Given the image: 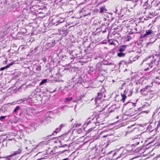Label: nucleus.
<instances>
[{
	"label": "nucleus",
	"instance_id": "864d4df0",
	"mask_svg": "<svg viewBox=\"0 0 160 160\" xmlns=\"http://www.w3.org/2000/svg\"><path fill=\"white\" fill-rule=\"evenodd\" d=\"M108 134H107L106 135H104V136H102V137H103V138L106 137H107V136H108Z\"/></svg>",
	"mask_w": 160,
	"mask_h": 160
},
{
	"label": "nucleus",
	"instance_id": "9d476101",
	"mask_svg": "<svg viewBox=\"0 0 160 160\" xmlns=\"http://www.w3.org/2000/svg\"><path fill=\"white\" fill-rule=\"evenodd\" d=\"M22 149L20 148L17 151L13 152L11 155L8 156V157L11 160L12 157L20 154L22 152Z\"/></svg>",
	"mask_w": 160,
	"mask_h": 160
},
{
	"label": "nucleus",
	"instance_id": "9b49d317",
	"mask_svg": "<svg viewBox=\"0 0 160 160\" xmlns=\"http://www.w3.org/2000/svg\"><path fill=\"white\" fill-rule=\"evenodd\" d=\"M154 34L153 31L151 29L147 30L146 31V33L142 35V37L144 38L146 37H149L153 36Z\"/></svg>",
	"mask_w": 160,
	"mask_h": 160
},
{
	"label": "nucleus",
	"instance_id": "4c0bfd02",
	"mask_svg": "<svg viewBox=\"0 0 160 160\" xmlns=\"http://www.w3.org/2000/svg\"><path fill=\"white\" fill-rule=\"evenodd\" d=\"M3 6L2 3V1H0V11H1Z\"/></svg>",
	"mask_w": 160,
	"mask_h": 160
},
{
	"label": "nucleus",
	"instance_id": "338daca9",
	"mask_svg": "<svg viewBox=\"0 0 160 160\" xmlns=\"http://www.w3.org/2000/svg\"><path fill=\"white\" fill-rule=\"evenodd\" d=\"M99 128H100V129H101V128H100V127H99Z\"/></svg>",
	"mask_w": 160,
	"mask_h": 160
},
{
	"label": "nucleus",
	"instance_id": "412c9836",
	"mask_svg": "<svg viewBox=\"0 0 160 160\" xmlns=\"http://www.w3.org/2000/svg\"><path fill=\"white\" fill-rule=\"evenodd\" d=\"M43 23L44 26L42 27L41 30V32H46L45 30L47 29V28L48 27L49 24L48 23L45 24L44 22H43Z\"/></svg>",
	"mask_w": 160,
	"mask_h": 160
},
{
	"label": "nucleus",
	"instance_id": "4d7b16f0",
	"mask_svg": "<svg viewBox=\"0 0 160 160\" xmlns=\"http://www.w3.org/2000/svg\"><path fill=\"white\" fill-rule=\"evenodd\" d=\"M112 111H112V110L110 111L109 112H112Z\"/></svg>",
	"mask_w": 160,
	"mask_h": 160
},
{
	"label": "nucleus",
	"instance_id": "052dcab7",
	"mask_svg": "<svg viewBox=\"0 0 160 160\" xmlns=\"http://www.w3.org/2000/svg\"><path fill=\"white\" fill-rule=\"evenodd\" d=\"M151 43H148L147 44V45H149V44H151Z\"/></svg>",
	"mask_w": 160,
	"mask_h": 160
},
{
	"label": "nucleus",
	"instance_id": "de8ad7c7",
	"mask_svg": "<svg viewBox=\"0 0 160 160\" xmlns=\"http://www.w3.org/2000/svg\"><path fill=\"white\" fill-rule=\"evenodd\" d=\"M93 129V128H90L88 131V132H90L91 131H92Z\"/></svg>",
	"mask_w": 160,
	"mask_h": 160
},
{
	"label": "nucleus",
	"instance_id": "a211bd4d",
	"mask_svg": "<svg viewBox=\"0 0 160 160\" xmlns=\"http://www.w3.org/2000/svg\"><path fill=\"white\" fill-rule=\"evenodd\" d=\"M39 48V46H38L37 47H36L33 50H30V52H32L33 53H36V54H38L40 52Z\"/></svg>",
	"mask_w": 160,
	"mask_h": 160
},
{
	"label": "nucleus",
	"instance_id": "c9c22d12",
	"mask_svg": "<svg viewBox=\"0 0 160 160\" xmlns=\"http://www.w3.org/2000/svg\"><path fill=\"white\" fill-rule=\"evenodd\" d=\"M81 125V123H76L75 124L73 125V128H74L75 127L77 128V127H80Z\"/></svg>",
	"mask_w": 160,
	"mask_h": 160
},
{
	"label": "nucleus",
	"instance_id": "393cba45",
	"mask_svg": "<svg viewBox=\"0 0 160 160\" xmlns=\"http://www.w3.org/2000/svg\"><path fill=\"white\" fill-rule=\"evenodd\" d=\"M126 53L123 52H119L118 53L117 56L119 57H124L125 56Z\"/></svg>",
	"mask_w": 160,
	"mask_h": 160
},
{
	"label": "nucleus",
	"instance_id": "c85d7f7f",
	"mask_svg": "<svg viewBox=\"0 0 160 160\" xmlns=\"http://www.w3.org/2000/svg\"><path fill=\"white\" fill-rule=\"evenodd\" d=\"M105 150H104L103 149V148L102 149L101 151V153L100 154V155H102V154H103V155H102V156H100V158H101L102 157H103L104 156H105L104 154H105Z\"/></svg>",
	"mask_w": 160,
	"mask_h": 160
},
{
	"label": "nucleus",
	"instance_id": "774afa93",
	"mask_svg": "<svg viewBox=\"0 0 160 160\" xmlns=\"http://www.w3.org/2000/svg\"><path fill=\"white\" fill-rule=\"evenodd\" d=\"M158 73H159V74H160V72H158Z\"/></svg>",
	"mask_w": 160,
	"mask_h": 160
},
{
	"label": "nucleus",
	"instance_id": "aec40b11",
	"mask_svg": "<svg viewBox=\"0 0 160 160\" xmlns=\"http://www.w3.org/2000/svg\"><path fill=\"white\" fill-rule=\"evenodd\" d=\"M84 96L82 95L79 96H76L75 98L76 99L73 101V102H78L79 101H80L82 98H84Z\"/></svg>",
	"mask_w": 160,
	"mask_h": 160
},
{
	"label": "nucleus",
	"instance_id": "7ed1b4c3",
	"mask_svg": "<svg viewBox=\"0 0 160 160\" xmlns=\"http://www.w3.org/2000/svg\"><path fill=\"white\" fill-rule=\"evenodd\" d=\"M32 110L29 108H26L19 114L23 118H26L27 119H30L31 117V113Z\"/></svg>",
	"mask_w": 160,
	"mask_h": 160
},
{
	"label": "nucleus",
	"instance_id": "8fccbe9b",
	"mask_svg": "<svg viewBox=\"0 0 160 160\" xmlns=\"http://www.w3.org/2000/svg\"><path fill=\"white\" fill-rule=\"evenodd\" d=\"M59 90V89H57V88H56V89H55L53 92H56L57 91H58Z\"/></svg>",
	"mask_w": 160,
	"mask_h": 160
},
{
	"label": "nucleus",
	"instance_id": "680f3d73",
	"mask_svg": "<svg viewBox=\"0 0 160 160\" xmlns=\"http://www.w3.org/2000/svg\"><path fill=\"white\" fill-rule=\"evenodd\" d=\"M7 61H8L6 60V61H5V62H6H6H7Z\"/></svg>",
	"mask_w": 160,
	"mask_h": 160
},
{
	"label": "nucleus",
	"instance_id": "39448f33",
	"mask_svg": "<svg viewBox=\"0 0 160 160\" xmlns=\"http://www.w3.org/2000/svg\"><path fill=\"white\" fill-rule=\"evenodd\" d=\"M41 10H42V11H41V14L42 13L44 14L42 16H41V18L45 17L47 15L48 10L46 7V5H45L42 3H41Z\"/></svg>",
	"mask_w": 160,
	"mask_h": 160
},
{
	"label": "nucleus",
	"instance_id": "bf43d9fd",
	"mask_svg": "<svg viewBox=\"0 0 160 160\" xmlns=\"http://www.w3.org/2000/svg\"><path fill=\"white\" fill-rule=\"evenodd\" d=\"M119 118V116H117V118L118 119Z\"/></svg>",
	"mask_w": 160,
	"mask_h": 160
},
{
	"label": "nucleus",
	"instance_id": "f8f14e48",
	"mask_svg": "<svg viewBox=\"0 0 160 160\" xmlns=\"http://www.w3.org/2000/svg\"><path fill=\"white\" fill-rule=\"evenodd\" d=\"M88 10V9L87 8L84 7L82 9L80 10L79 13L80 15L84 16H85L89 14V13H87V11Z\"/></svg>",
	"mask_w": 160,
	"mask_h": 160
},
{
	"label": "nucleus",
	"instance_id": "bb28decb",
	"mask_svg": "<svg viewBox=\"0 0 160 160\" xmlns=\"http://www.w3.org/2000/svg\"><path fill=\"white\" fill-rule=\"evenodd\" d=\"M49 80L47 79H42L41 82V85L48 82Z\"/></svg>",
	"mask_w": 160,
	"mask_h": 160
},
{
	"label": "nucleus",
	"instance_id": "e433bc0d",
	"mask_svg": "<svg viewBox=\"0 0 160 160\" xmlns=\"http://www.w3.org/2000/svg\"><path fill=\"white\" fill-rule=\"evenodd\" d=\"M24 34V32H19L18 33V34H17V35L19 36V37H21V35L23 34Z\"/></svg>",
	"mask_w": 160,
	"mask_h": 160
},
{
	"label": "nucleus",
	"instance_id": "f257e3e1",
	"mask_svg": "<svg viewBox=\"0 0 160 160\" xmlns=\"http://www.w3.org/2000/svg\"><path fill=\"white\" fill-rule=\"evenodd\" d=\"M152 59L150 60V58L143 60L142 64L145 66L146 68L144 69L145 71H147L152 67L154 64L158 65L159 64V59L157 58H154V57H152Z\"/></svg>",
	"mask_w": 160,
	"mask_h": 160
},
{
	"label": "nucleus",
	"instance_id": "4468645a",
	"mask_svg": "<svg viewBox=\"0 0 160 160\" xmlns=\"http://www.w3.org/2000/svg\"><path fill=\"white\" fill-rule=\"evenodd\" d=\"M135 125L133 124L132 125L130 126H128V129L127 132L126 133H129L132 132L136 128Z\"/></svg>",
	"mask_w": 160,
	"mask_h": 160
},
{
	"label": "nucleus",
	"instance_id": "cd10ccee",
	"mask_svg": "<svg viewBox=\"0 0 160 160\" xmlns=\"http://www.w3.org/2000/svg\"><path fill=\"white\" fill-rule=\"evenodd\" d=\"M20 108V107L19 106H17L14 109L13 111V113H16L19 110Z\"/></svg>",
	"mask_w": 160,
	"mask_h": 160
},
{
	"label": "nucleus",
	"instance_id": "58836bf2",
	"mask_svg": "<svg viewBox=\"0 0 160 160\" xmlns=\"http://www.w3.org/2000/svg\"><path fill=\"white\" fill-rule=\"evenodd\" d=\"M160 122H158L157 125V127L156 128H155L156 131H157V130L158 128V127H160Z\"/></svg>",
	"mask_w": 160,
	"mask_h": 160
},
{
	"label": "nucleus",
	"instance_id": "7c9ffc66",
	"mask_svg": "<svg viewBox=\"0 0 160 160\" xmlns=\"http://www.w3.org/2000/svg\"><path fill=\"white\" fill-rule=\"evenodd\" d=\"M81 80L82 79L81 77H78V78H76V80L75 81V83H80L81 82Z\"/></svg>",
	"mask_w": 160,
	"mask_h": 160
},
{
	"label": "nucleus",
	"instance_id": "5701e85b",
	"mask_svg": "<svg viewBox=\"0 0 160 160\" xmlns=\"http://www.w3.org/2000/svg\"><path fill=\"white\" fill-rule=\"evenodd\" d=\"M127 46V45H122L119 48L118 51L119 52H123L126 49V47Z\"/></svg>",
	"mask_w": 160,
	"mask_h": 160
},
{
	"label": "nucleus",
	"instance_id": "a18cd8bd",
	"mask_svg": "<svg viewBox=\"0 0 160 160\" xmlns=\"http://www.w3.org/2000/svg\"><path fill=\"white\" fill-rule=\"evenodd\" d=\"M44 141H42V142H40V143H41V146L42 145L43 143L45 144H47V142H45V143H44Z\"/></svg>",
	"mask_w": 160,
	"mask_h": 160
},
{
	"label": "nucleus",
	"instance_id": "2eb2a0df",
	"mask_svg": "<svg viewBox=\"0 0 160 160\" xmlns=\"http://www.w3.org/2000/svg\"><path fill=\"white\" fill-rule=\"evenodd\" d=\"M134 105V104L131 102H128L125 103L124 104V107H126L127 109H131L132 107Z\"/></svg>",
	"mask_w": 160,
	"mask_h": 160
},
{
	"label": "nucleus",
	"instance_id": "1a4fd4ad",
	"mask_svg": "<svg viewBox=\"0 0 160 160\" xmlns=\"http://www.w3.org/2000/svg\"><path fill=\"white\" fill-rule=\"evenodd\" d=\"M94 120L93 115H92L87 119L84 124V126L86 127L90 123L92 124H95V122Z\"/></svg>",
	"mask_w": 160,
	"mask_h": 160
},
{
	"label": "nucleus",
	"instance_id": "ddd939ff",
	"mask_svg": "<svg viewBox=\"0 0 160 160\" xmlns=\"http://www.w3.org/2000/svg\"><path fill=\"white\" fill-rule=\"evenodd\" d=\"M68 30L67 29L62 28L59 30V33L60 35L63 36H66L68 33Z\"/></svg>",
	"mask_w": 160,
	"mask_h": 160
},
{
	"label": "nucleus",
	"instance_id": "72a5a7b5",
	"mask_svg": "<svg viewBox=\"0 0 160 160\" xmlns=\"http://www.w3.org/2000/svg\"><path fill=\"white\" fill-rule=\"evenodd\" d=\"M14 63V62H11L10 63L7 65L6 66V68H9L11 66H12V65H13V64Z\"/></svg>",
	"mask_w": 160,
	"mask_h": 160
},
{
	"label": "nucleus",
	"instance_id": "f704fd0d",
	"mask_svg": "<svg viewBox=\"0 0 160 160\" xmlns=\"http://www.w3.org/2000/svg\"><path fill=\"white\" fill-rule=\"evenodd\" d=\"M8 116H2L0 117V120L1 121H3V120L5 119L7 117H8Z\"/></svg>",
	"mask_w": 160,
	"mask_h": 160
},
{
	"label": "nucleus",
	"instance_id": "f03ea898",
	"mask_svg": "<svg viewBox=\"0 0 160 160\" xmlns=\"http://www.w3.org/2000/svg\"><path fill=\"white\" fill-rule=\"evenodd\" d=\"M104 115L102 114H100L96 116L93 115L94 121L96 126L102 125L103 124L102 122L104 120Z\"/></svg>",
	"mask_w": 160,
	"mask_h": 160
},
{
	"label": "nucleus",
	"instance_id": "6ab92c4d",
	"mask_svg": "<svg viewBox=\"0 0 160 160\" xmlns=\"http://www.w3.org/2000/svg\"><path fill=\"white\" fill-rule=\"evenodd\" d=\"M128 89H126L124 91L123 93L121 94V95L122 97V101L123 102H124V100L126 98V95L127 92H128Z\"/></svg>",
	"mask_w": 160,
	"mask_h": 160
},
{
	"label": "nucleus",
	"instance_id": "f3484780",
	"mask_svg": "<svg viewBox=\"0 0 160 160\" xmlns=\"http://www.w3.org/2000/svg\"><path fill=\"white\" fill-rule=\"evenodd\" d=\"M61 130V128H57L55 131L52 134V135H48V136H47L46 137L44 138H43L44 139L43 140H48L49 138V137L51 136L52 135H54V134L55 133L56 134L57 133L59 132V131Z\"/></svg>",
	"mask_w": 160,
	"mask_h": 160
},
{
	"label": "nucleus",
	"instance_id": "c756f323",
	"mask_svg": "<svg viewBox=\"0 0 160 160\" xmlns=\"http://www.w3.org/2000/svg\"><path fill=\"white\" fill-rule=\"evenodd\" d=\"M100 11L99 12L100 13H103L104 12V10L105 11L106 10L105 8V7H102L100 8Z\"/></svg>",
	"mask_w": 160,
	"mask_h": 160
},
{
	"label": "nucleus",
	"instance_id": "e2e57ef3",
	"mask_svg": "<svg viewBox=\"0 0 160 160\" xmlns=\"http://www.w3.org/2000/svg\"><path fill=\"white\" fill-rule=\"evenodd\" d=\"M43 159L42 158H40V159H41V160L42 159Z\"/></svg>",
	"mask_w": 160,
	"mask_h": 160
},
{
	"label": "nucleus",
	"instance_id": "69168bd1",
	"mask_svg": "<svg viewBox=\"0 0 160 160\" xmlns=\"http://www.w3.org/2000/svg\"><path fill=\"white\" fill-rule=\"evenodd\" d=\"M103 32V33L105 32V31H103V32Z\"/></svg>",
	"mask_w": 160,
	"mask_h": 160
},
{
	"label": "nucleus",
	"instance_id": "79ce46f5",
	"mask_svg": "<svg viewBox=\"0 0 160 160\" xmlns=\"http://www.w3.org/2000/svg\"><path fill=\"white\" fill-rule=\"evenodd\" d=\"M6 68H6V66L4 67H2L0 68V71H3Z\"/></svg>",
	"mask_w": 160,
	"mask_h": 160
},
{
	"label": "nucleus",
	"instance_id": "c03bdc74",
	"mask_svg": "<svg viewBox=\"0 0 160 160\" xmlns=\"http://www.w3.org/2000/svg\"><path fill=\"white\" fill-rule=\"evenodd\" d=\"M66 107H68V106L66 105H64L63 106H62L61 107V108L63 109L65 108Z\"/></svg>",
	"mask_w": 160,
	"mask_h": 160
},
{
	"label": "nucleus",
	"instance_id": "ea45409f",
	"mask_svg": "<svg viewBox=\"0 0 160 160\" xmlns=\"http://www.w3.org/2000/svg\"><path fill=\"white\" fill-rule=\"evenodd\" d=\"M103 65H112V63L111 62H110V63H107V62H104L103 63Z\"/></svg>",
	"mask_w": 160,
	"mask_h": 160
},
{
	"label": "nucleus",
	"instance_id": "603ef678",
	"mask_svg": "<svg viewBox=\"0 0 160 160\" xmlns=\"http://www.w3.org/2000/svg\"><path fill=\"white\" fill-rule=\"evenodd\" d=\"M116 106L115 105H113L112 106L111 108H116Z\"/></svg>",
	"mask_w": 160,
	"mask_h": 160
},
{
	"label": "nucleus",
	"instance_id": "37998d69",
	"mask_svg": "<svg viewBox=\"0 0 160 160\" xmlns=\"http://www.w3.org/2000/svg\"><path fill=\"white\" fill-rule=\"evenodd\" d=\"M42 59V60L44 62H46V61H47V58L45 57L43 58Z\"/></svg>",
	"mask_w": 160,
	"mask_h": 160
},
{
	"label": "nucleus",
	"instance_id": "2f4dec72",
	"mask_svg": "<svg viewBox=\"0 0 160 160\" xmlns=\"http://www.w3.org/2000/svg\"><path fill=\"white\" fill-rule=\"evenodd\" d=\"M152 125H150L148 127V129H149V130L150 131V132L153 131L154 130V128H152Z\"/></svg>",
	"mask_w": 160,
	"mask_h": 160
},
{
	"label": "nucleus",
	"instance_id": "13d9d810",
	"mask_svg": "<svg viewBox=\"0 0 160 160\" xmlns=\"http://www.w3.org/2000/svg\"><path fill=\"white\" fill-rule=\"evenodd\" d=\"M142 90H143V91H144V90H145V89L143 88V89H142Z\"/></svg>",
	"mask_w": 160,
	"mask_h": 160
},
{
	"label": "nucleus",
	"instance_id": "a878e982",
	"mask_svg": "<svg viewBox=\"0 0 160 160\" xmlns=\"http://www.w3.org/2000/svg\"><path fill=\"white\" fill-rule=\"evenodd\" d=\"M97 68L98 69L99 71H106L102 69V66L100 64H98L97 66Z\"/></svg>",
	"mask_w": 160,
	"mask_h": 160
},
{
	"label": "nucleus",
	"instance_id": "6e6d98bb",
	"mask_svg": "<svg viewBox=\"0 0 160 160\" xmlns=\"http://www.w3.org/2000/svg\"><path fill=\"white\" fill-rule=\"evenodd\" d=\"M127 150L128 151H131L132 150V149H127Z\"/></svg>",
	"mask_w": 160,
	"mask_h": 160
},
{
	"label": "nucleus",
	"instance_id": "4be33fe9",
	"mask_svg": "<svg viewBox=\"0 0 160 160\" xmlns=\"http://www.w3.org/2000/svg\"><path fill=\"white\" fill-rule=\"evenodd\" d=\"M28 98H23L22 99H21L20 100H17L16 102H12V104H15L16 103H14L15 102H16V103H21L22 102H23L25 101H26L28 99Z\"/></svg>",
	"mask_w": 160,
	"mask_h": 160
},
{
	"label": "nucleus",
	"instance_id": "0e129e2a",
	"mask_svg": "<svg viewBox=\"0 0 160 160\" xmlns=\"http://www.w3.org/2000/svg\"><path fill=\"white\" fill-rule=\"evenodd\" d=\"M148 87V86H147V87H146L145 89H147V87Z\"/></svg>",
	"mask_w": 160,
	"mask_h": 160
},
{
	"label": "nucleus",
	"instance_id": "49530a36",
	"mask_svg": "<svg viewBox=\"0 0 160 160\" xmlns=\"http://www.w3.org/2000/svg\"><path fill=\"white\" fill-rule=\"evenodd\" d=\"M64 125L62 124L60 125V128H61H61H62L63 127H64Z\"/></svg>",
	"mask_w": 160,
	"mask_h": 160
},
{
	"label": "nucleus",
	"instance_id": "09e8293b",
	"mask_svg": "<svg viewBox=\"0 0 160 160\" xmlns=\"http://www.w3.org/2000/svg\"><path fill=\"white\" fill-rule=\"evenodd\" d=\"M127 38H128V41L129 40V39H130L131 37L129 36H128Z\"/></svg>",
	"mask_w": 160,
	"mask_h": 160
},
{
	"label": "nucleus",
	"instance_id": "5fc2aeb1",
	"mask_svg": "<svg viewBox=\"0 0 160 160\" xmlns=\"http://www.w3.org/2000/svg\"><path fill=\"white\" fill-rule=\"evenodd\" d=\"M143 112H146L147 113H148V112L149 111H143Z\"/></svg>",
	"mask_w": 160,
	"mask_h": 160
},
{
	"label": "nucleus",
	"instance_id": "423d86ee",
	"mask_svg": "<svg viewBox=\"0 0 160 160\" xmlns=\"http://www.w3.org/2000/svg\"><path fill=\"white\" fill-rule=\"evenodd\" d=\"M12 27L11 24L9 22H5L3 27L2 31L3 32H7V30L12 29Z\"/></svg>",
	"mask_w": 160,
	"mask_h": 160
},
{
	"label": "nucleus",
	"instance_id": "3c124183",
	"mask_svg": "<svg viewBox=\"0 0 160 160\" xmlns=\"http://www.w3.org/2000/svg\"><path fill=\"white\" fill-rule=\"evenodd\" d=\"M117 12H118V10L117 8H115V12L116 13H117Z\"/></svg>",
	"mask_w": 160,
	"mask_h": 160
},
{
	"label": "nucleus",
	"instance_id": "b1692460",
	"mask_svg": "<svg viewBox=\"0 0 160 160\" xmlns=\"http://www.w3.org/2000/svg\"><path fill=\"white\" fill-rule=\"evenodd\" d=\"M2 2L3 7L8 6L10 4L8 1L7 0L2 1Z\"/></svg>",
	"mask_w": 160,
	"mask_h": 160
},
{
	"label": "nucleus",
	"instance_id": "a19ab883",
	"mask_svg": "<svg viewBox=\"0 0 160 160\" xmlns=\"http://www.w3.org/2000/svg\"><path fill=\"white\" fill-rule=\"evenodd\" d=\"M134 30L135 31L134 32L131 33V34L134 33H137V28H134Z\"/></svg>",
	"mask_w": 160,
	"mask_h": 160
},
{
	"label": "nucleus",
	"instance_id": "6e6552de",
	"mask_svg": "<svg viewBox=\"0 0 160 160\" xmlns=\"http://www.w3.org/2000/svg\"><path fill=\"white\" fill-rule=\"evenodd\" d=\"M33 98H36V100H39L40 99V88H37L34 92Z\"/></svg>",
	"mask_w": 160,
	"mask_h": 160
},
{
	"label": "nucleus",
	"instance_id": "0eeeda50",
	"mask_svg": "<svg viewBox=\"0 0 160 160\" xmlns=\"http://www.w3.org/2000/svg\"><path fill=\"white\" fill-rule=\"evenodd\" d=\"M53 117V112L51 111H48L46 113L45 116V119L48 122H50V119L52 118Z\"/></svg>",
	"mask_w": 160,
	"mask_h": 160
},
{
	"label": "nucleus",
	"instance_id": "473e14b6",
	"mask_svg": "<svg viewBox=\"0 0 160 160\" xmlns=\"http://www.w3.org/2000/svg\"><path fill=\"white\" fill-rule=\"evenodd\" d=\"M72 99V97L67 98H65V102H68L71 101Z\"/></svg>",
	"mask_w": 160,
	"mask_h": 160
},
{
	"label": "nucleus",
	"instance_id": "dca6fc26",
	"mask_svg": "<svg viewBox=\"0 0 160 160\" xmlns=\"http://www.w3.org/2000/svg\"><path fill=\"white\" fill-rule=\"evenodd\" d=\"M98 95L96 97L95 99V103L97 104L100 102L101 99L102 97V93H98Z\"/></svg>",
	"mask_w": 160,
	"mask_h": 160
},
{
	"label": "nucleus",
	"instance_id": "20e7f679",
	"mask_svg": "<svg viewBox=\"0 0 160 160\" xmlns=\"http://www.w3.org/2000/svg\"><path fill=\"white\" fill-rule=\"evenodd\" d=\"M52 23L55 24L56 26L62 23L64 24L65 27H67V26L66 24V22H65L64 18H56L52 20Z\"/></svg>",
	"mask_w": 160,
	"mask_h": 160
}]
</instances>
